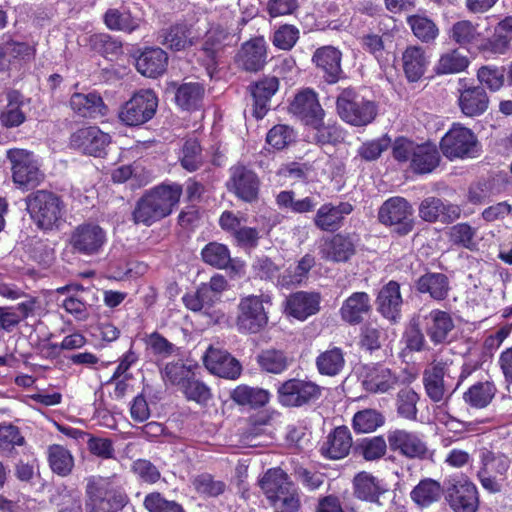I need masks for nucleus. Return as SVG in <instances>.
<instances>
[{
    "instance_id": "22",
    "label": "nucleus",
    "mask_w": 512,
    "mask_h": 512,
    "mask_svg": "<svg viewBox=\"0 0 512 512\" xmlns=\"http://www.w3.org/2000/svg\"><path fill=\"white\" fill-rule=\"evenodd\" d=\"M289 110L311 125L321 123L324 116V110L319 104L316 93L310 89L299 92L291 102Z\"/></svg>"
},
{
    "instance_id": "41",
    "label": "nucleus",
    "mask_w": 512,
    "mask_h": 512,
    "mask_svg": "<svg viewBox=\"0 0 512 512\" xmlns=\"http://www.w3.org/2000/svg\"><path fill=\"white\" fill-rule=\"evenodd\" d=\"M230 398L240 406L257 408L268 403L270 394L265 389L242 384L230 392Z\"/></svg>"
},
{
    "instance_id": "21",
    "label": "nucleus",
    "mask_w": 512,
    "mask_h": 512,
    "mask_svg": "<svg viewBox=\"0 0 512 512\" xmlns=\"http://www.w3.org/2000/svg\"><path fill=\"white\" fill-rule=\"evenodd\" d=\"M454 328V320L447 311L433 309L424 316L425 333L434 345L448 343Z\"/></svg>"
},
{
    "instance_id": "32",
    "label": "nucleus",
    "mask_w": 512,
    "mask_h": 512,
    "mask_svg": "<svg viewBox=\"0 0 512 512\" xmlns=\"http://www.w3.org/2000/svg\"><path fill=\"white\" fill-rule=\"evenodd\" d=\"M378 310L388 320L396 322L400 317L402 297L400 286L395 281H390L379 292Z\"/></svg>"
},
{
    "instance_id": "10",
    "label": "nucleus",
    "mask_w": 512,
    "mask_h": 512,
    "mask_svg": "<svg viewBox=\"0 0 512 512\" xmlns=\"http://www.w3.org/2000/svg\"><path fill=\"white\" fill-rule=\"evenodd\" d=\"M268 302V297L256 295L243 297L238 304L236 317L238 330L254 334L264 329L268 323V314L264 308V303Z\"/></svg>"
},
{
    "instance_id": "61",
    "label": "nucleus",
    "mask_w": 512,
    "mask_h": 512,
    "mask_svg": "<svg viewBox=\"0 0 512 512\" xmlns=\"http://www.w3.org/2000/svg\"><path fill=\"white\" fill-rule=\"evenodd\" d=\"M201 254L205 263L217 268H226L231 261L228 248L216 242L207 244Z\"/></svg>"
},
{
    "instance_id": "8",
    "label": "nucleus",
    "mask_w": 512,
    "mask_h": 512,
    "mask_svg": "<svg viewBox=\"0 0 512 512\" xmlns=\"http://www.w3.org/2000/svg\"><path fill=\"white\" fill-rule=\"evenodd\" d=\"M260 179L257 173L243 164H235L229 169L227 190L245 203H255L259 199Z\"/></svg>"
},
{
    "instance_id": "40",
    "label": "nucleus",
    "mask_w": 512,
    "mask_h": 512,
    "mask_svg": "<svg viewBox=\"0 0 512 512\" xmlns=\"http://www.w3.org/2000/svg\"><path fill=\"white\" fill-rule=\"evenodd\" d=\"M439 162L440 154L436 145L425 143L419 145L414 152L410 167L417 174H427L431 173L439 165Z\"/></svg>"
},
{
    "instance_id": "30",
    "label": "nucleus",
    "mask_w": 512,
    "mask_h": 512,
    "mask_svg": "<svg viewBox=\"0 0 512 512\" xmlns=\"http://www.w3.org/2000/svg\"><path fill=\"white\" fill-rule=\"evenodd\" d=\"M279 81L276 77H265L251 86L253 116L262 119L269 110L271 97L277 92Z\"/></svg>"
},
{
    "instance_id": "7",
    "label": "nucleus",
    "mask_w": 512,
    "mask_h": 512,
    "mask_svg": "<svg viewBox=\"0 0 512 512\" xmlns=\"http://www.w3.org/2000/svg\"><path fill=\"white\" fill-rule=\"evenodd\" d=\"M440 149L450 160L470 158L478 152V140L472 130L454 124L442 137Z\"/></svg>"
},
{
    "instance_id": "44",
    "label": "nucleus",
    "mask_w": 512,
    "mask_h": 512,
    "mask_svg": "<svg viewBox=\"0 0 512 512\" xmlns=\"http://www.w3.org/2000/svg\"><path fill=\"white\" fill-rule=\"evenodd\" d=\"M262 371L271 374H280L290 365L291 360L282 350L269 348L262 350L256 357Z\"/></svg>"
},
{
    "instance_id": "14",
    "label": "nucleus",
    "mask_w": 512,
    "mask_h": 512,
    "mask_svg": "<svg viewBox=\"0 0 512 512\" xmlns=\"http://www.w3.org/2000/svg\"><path fill=\"white\" fill-rule=\"evenodd\" d=\"M387 441L391 451L408 459L422 460L428 455L426 442L415 432L405 429L390 430Z\"/></svg>"
},
{
    "instance_id": "31",
    "label": "nucleus",
    "mask_w": 512,
    "mask_h": 512,
    "mask_svg": "<svg viewBox=\"0 0 512 512\" xmlns=\"http://www.w3.org/2000/svg\"><path fill=\"white\" fill-rule=\"evenodd\" d=\"M71 109L81 117L97 118L106 115L107 107L96 92L74 93L70 98Z\"/></svg>"
},
{
    "instance_id": "6",
    "label": "nucleus",
    "mask_w": 512,
    "mask_h": 512,
    "mask_svg": "<svg viewBox=\"0 0 512 512\" xmlns=\"http://www.w3.org/2000/svg\"><path fill=\"white\" fill-rule=\"evenodd\" d=\"M158 107V98L150 89H142L122 106L119 119L127 126H139L153 118Z\"/></svg>"
},
{
    "instance_id": "24",
    "label": "nucleus",
    "mask_w": 512,
    "mask_h": 512,
    "mask_svg": "<svg viewBox=\"0 0 512 512\" xmlns=\"http://www.w3.org/2000/svg\"><path fill=\"white\" fill-rule=\"evenodd\" d=\"M204 360L206 367L219 377L233 380L241 374V364L227 351L210 347L206 352Z\"/></svg>"
},
{
    "instance_id": "49",
    "label": "nucleus",
    "mask_w": 512,
    "mask_h": 512,
    "mask_svg": "<svg viewBox=\"0 0 512 512\" xmlns=\"http://www.w3.org/2000/svg\"><path fill=\"white\" fill-rule=\"evenodd\" d=\"M407 24L411 28L413 35L424 43L434 41L439 34V29L434 21L424 15L415 14L408 16Z\"/></svg>"
},
{
    "instance_id": "26",
    "label": "nucleus",
    "mask_w": 512,
    "mask_h": 512,
    "mask_svg": "<svg viewBox=\"0 0 512 512\" xmlns=\"http://www.w3.org/2000/svg\"><path fill=\"white\" fill-rule=\"evenodd\" d=\"M194 25L176 24L164 30L161 34V43L167 48L175 51L183 50L192 46L200 37L199 21Z\"/></svg>"
},
{
    "instance_id": "1",
    "label": "nucleus",
    "mask_w": 512,
    "mask_h": 512,
    "mask_svg": "<svg viewBox=\"0 0 512 512\" xmlns=\"http://www.w3.org/2000/svg\"><path fill=\"white\" fill-rule=\"evenodd\" d=\"M181 194L182 187L178 184L157 186L138 200L133 211L134 222L149 226L170 215Z\"/></svg>"
},
{
    "instance_id": "63",
    "label": "nucleus",
    "mask_w": 512,
    "mask_h": 512,
    "mask_svg": "<svg viewBox=\"0 0 512 512\" xmlns=\"http://www.w3.org/2000/svg\"><path fill=\"white\" fill-rule=\"evenodd\" d=\"M356 450L367 461L378 460L383 457L387 451V443L382 436L363 439L356 447Z\"/></svg>"
},
{
    "instance_id": "3",
    "label": "nucleus",
    "mask_w": 512,
    "mask_h": 512,
    "mask_svg": "<svg viewBox=\"0 0 512 512\" xmlns=\"http://www.w3.org/2000/svg\"><path fill=\"white\" fill-rule=\"evenodd\" d=\"M86 512H118L128 502L124 491L109 478L91 476L86 479Z\"/></svg>"
},
{
    "instance_id": "64",
    "label": "nucleus",
    "mask_w": 512,
    "mask_h": 512,
    "mask_svg": "<svg viewBox=\"0 0 512 512\" xmlns=\"http://www.w3.org/2000/svg\"><path fill=\"white\" fill-rule=\"evenodd\" d=\"M143 504L149 512H185L182 505L165 499L159 492L146 495Z\"/></svg>"
},
{
    "instance_id": "17",
    "label": "nucleus",
    "mask_w": 512,
    "mask_h": 512,
    "mask_svg": "<svg viewBox=\"0 0 512 512\" xmlns=\"http://www.w3.org/2000/svg\"><path fill=\"white\" fill-rule=\"evenodd\" d=\"M358 373L362 387L370 393H386L398 383V376L382 365H362Z\"/></svg>"
},
{
    "instance_id": "28",
    "label": "nucleus",
    "mask_w": 512,
    "mask_h": 512,
    "mask_svg": "<svg viewBox=\"0 0 512 512\" xmlns=\"http://www.w3.org/2000/svg\"><path fill=\"white\" fill-rule=\"evenodd\" d=\"M401 62L408 81L416 82L425 74L429 57L423 47L411 45L403 51Z\"/></svg>"
},
{
    "instance_id": "11",
    "label": "nucleus",
    "mask_w": 512,
    "mask_h": 512,
    "mask_svg": "<svg viewBox=\"0 0 512 512\" xmlns=\"http://www.w3.org/2000/svg\"><path fill=\"white\" fill-rule=\"evenodd\" d=\"M7 158L11 162L13 181L20 186L36 187L44 179L30 152L24 149H10Z\"/></svg>"
},
{
    "instance_id": "39",
    "label": "nucleus",
    "mask_w": 512,
    "mask_h": 512,
    "mask_svg": "<svg viewBox=\"0 0 512 512\" xmlns=\"http://www.w3.org/2000/svg\"><path fill=\"white\" fill-rule=\"evenodd\" d=\"M103 20L107 28L115 31L132 33L139 28L141 19L133 16L131 12L124 6L119 8H109Z\"/></svg>"
},
{
    "instance_id": "36",
    "label": "nucleus",
    "mask_w": 512,
    "mask_h": 512,
    "mask_svg": "<svg viewBox=\"0 0 512 512\" xmlns=\"http://www.w3.org/2000/svg\"><path fill=\"white\" fill-rule=\"evenodd\" d=\"M168 56L161 48H149L141 53L136 61L137 70L146 77H157L167 67Z\"/></svg>"
},
{
    "instance_id": "46",
    "label": "nucleus",
    "mask_w": 512,
    "mask_h": 512,
    "mask_svg": "<svg viewBox=\"0 0 512 512\" xmlns=\"http://www.w3.org/2000/svg\"><path fill=\"white\" fill-rule=\"evenodd\" d=\"M316 366L319 373L322 375H338L345 366V358L342 349L333 347L320 353L316 358Z\"/></svg>"
},
{
    "instance_id": "38",
    "label": "nucleus",
    "mask_w": 512,
    "mask_h": 512,
    "mask_svg": "<svg viewBox=\"0 0 512 512\" xmlns=\"http://www.w3.org/2000/svg\"><path fill=\"white\" fill-rule=\"evenodd\" d=\"M416 289L419 293L429 294L436 301H442L448 296L450 283L445 274L428 272L419 277L416 282Z\"/></svg>"
},
{
    "instance_id": "16",
    "label": "nucleus",
    "mask_w": 512,
    "mask_h": 512,
    "mask_svg": "<svg viewBox=\"0 0 512 512\" xmlns=\"http://www.w3.org/2000/svg\"><path fill=\"white\" fill-rule=\"evenodd\" d=\"M233 36L222 26H211L205 33L200 49V57L207 66L208 73L215 68L222 57L224 48L230 44Z\"/></svg>"
},
{
    "instance_id": "12",
    "label": "nucleus",
    "mask_w": 512,
    "mask_h": 512,
    "mask_svg": "<svg viewBox=\"0 0 512 512\" xmlns=\"http://www.w3.org/2000/svg\"><path fill=\"white\" fill-rule=\"evenodd\" d=\"M69 243L75 253L94 256L100 253L106 243V232L94 223L78 225L70 236Z\"/></svg>"
},
{
    "instance_id": "15",
    "label": "nucleus",
    "mask_w": 512,
    "mask_h": 512,
    "mask_svg": "<svg viewBox=\"0 0 512 512\" xmlns=\"http://www.w3.org/2000/svg\"><path fill=\"white\" fill-rule=\"evenodd\" d=\"M110 142V135L96 126L80 128L70 137L72 148L95 157H102Z\"/></svg>"
},
{
    "instance_id": "19",
    "label": "nucleus",
    "mask_w": 512,
    "mask_h": 512,
    "mask_svg": "<svg viewBox=\"0 0 512 512\" xmlns=\"http://www.w3.org/2000/svg\"><path fill=\"white\" fill-rule=\"evenodd\" d=\"M450 373L449 364L446 361L434 360L423 372V384L427 396L433 402L444 400L449 394V385L445 377Z\"/></svg>"
},
{
    "instance_id": "56",
    "label": "nucleus",
    "mask_w": 512,
    "mask_h": 512,
    "mask_svg": "<svg viewBox=\"0 0 512 512\" xmlns=\"http://www.w3.org/2000/svg\"><path fill=\"white\" fill-rule=\"evenodd\" d=\"M469 65V60L458 50H451L444 53L435 68L437 74H454L465 70Z\"/></svg>"
},
{
    "instance_id": "37",
    "label": "nucleus",
    "mask_w": 512,
    "mask_h": 512,
    "mask_svg": "<svg viewBox=\"0 0 512 512\" xmlns=\"http://www.w3.org/2000/svg\"><path fill=\"white\" fill-rule=\"evenodd\" d=\"M323 259L333 262H346L355 253V246L349 236L334 235L320 250Z\"/></svg>"
},
{
    "instance_id": "47",
    "label": "nucleus",
    "mask_w": 512,
    "mask_h": 512,
    "mask_svg": "<svg viewBox=\"0 0 512 512\" xmlns=\"http://www.w3.org/2000/svg\"><path fill=\"white\" fill-rule=\"evenodd\" d=\"M48 462L51 470L62 477L71 474L74 467V458L70 451L57 444L48 448Z\"/></svg>"
},
{
    "instance_id": "4",
    "label": "nucleus",
    "mask_w": 512,
    "mask_h": 512,
    "mask_svg": "<svg viewBox=\"0 0 512 512\" xmlns=\"http://www.w3.org/2000/svg\"><path fill=\"white\" fill-rule=\"evenodd\" d=\"M338 116L354 127H364L372 123L378 113L377 104L361 96L352 88L343 89L336 98Z\"/></svg>"
},
{
    "instance_id": "52",
    "label": "nucleus",
    "mask_w": 512,
    "mask_h": 512,
    "mask_svg": "<svg viewBox=\"0 0 512 512\" xmlns=\"http://www.w3.org/2000/svg\"><path fill=\"white\" fill-rule=\"evenodd\" d=\"M419 395L410 387L400 389L396 396V409L400 417L407 420L417 419Z\"/></svg>"
},
{
    "instance_id": "35",
    "label": "nucleus",
    "mask_w": 512,
    "mask_h": 512,
    "mask_svg": "<svg viewBox=\"0 0 512 512\" xmlns=\"http://www.w3.org/2000/svg\"><path fill=\"white\" fill-rule=\"evenodd\" d=\"M458 101L462 113L469 117L483 114L489 106V97L484 88L480 86L462 90Z\"/></svg>"
},
{
    "instance_id": "2",
    "label": "nucleus",
    "mask_w": 512,
    "mask_h": 512,
    "mask_svg": "<svg viewBox=\"0 0 512 512\" xmlns=\"http://www.w3.org/2000/svg\"><path fill=\"white\" fill-rule=\"evenodd\" d=\"M275 512H298L301 507L297 487L281 468L269 469L259 481Z\"/></svg>"
},
{
    "instance_id": "55",
    "label": "nucleus",
    "mask_w": 512,
    "mask_h": 512,
    "mask_svg": "<svg viewBox=\"0 0 512 512\" xmlns=\"http://www.w3.org/2000/svg\"><path fill=\"white\" fill-rule=\"evenodd\" d=\"M203 162L202 148L198 140L192 138L186 140L181 150V166L189 172H194L202 166Z\"/></svg>"
},
{
    "instance_id": "54",
    "label": "nucleus",
    "mask_w": 512,
    "mask_h": 512,
    "mask_svg": "<svg viewBox=\"0 0 512 512\" xmlns=\"http://www.w3.org/2000/svg\"><path fill=\"white\" fill-rule=\"evenodd\" d=\"M387 340L386 331L376 323L368 322L361 327L360 345L373 352L379 350Z\"/></svg>"
},
{
    "instance_id": "53",
    "label": "nucleus",
    "mask_w": 512,
    "mask_h": 512,
    "mask_svg": "<svg viewBox=\"0 0 512 512\" xmlns=\"http://www.w3.org/2000/svg\"><path fill=\"white\" fill-rule=\"evenodd\" d=\"M180 391L188 401H193L200 406H206L212 399L211 389L204 382L192 376L182 383Z\"/></svg>"
},
{
    "instance_id": "60",
    "label": "nucleus",
    "mask_w": 512,
    "mask_h": 512,
    "mask_svg": "<svg viewBox=\"0 0 512 512\" xmlns=\"http://www.w3.org/2000/svg\"><path fill=\"white\" fill-rule=\"evenodd\" d=\"M384 424L383 415L375 409H365L357 412L353 418V427L356 431L369 433Z\"/></svg>"
},
{
    "instance_id": "23",
    "label": "nucleus",
    "mask_w": 512,
    "mask_h": 512,
    "mask_svg": "<svg viewBox=\"0 0 512 512\" xmlns=\"http://www.w3.org/2000/svg\"><path fill=\"white\" fill-rule=\"evenodd\" d=\"M352 211L353 206L349 202L326 203L317 210L313 222L321 231L335 232L343 225L345 216Z\"/></svg>"
},
{
    "instance_id": "43",
    "label": "nucleus",
    "mask_w": 512,
    "mask_h": 512,
    "mask_svg": "<svg viewBox=\"0 0 512 512\" xmlns=\"http://www.w3.org/2000/svg\"><path fill=\"white\" fill-rule=\"evenodd\" d=\"M385 492L380 481L369 473L361 472L354 478V494L358 499L378 503L379 496Z\"/></svg>"
},
{
    "instance_id": "62",
    "label": "nucleus",
    "mask_w": 512,
    "mask_h": 512,
    "mask_svg": "<svg viewBox=\"0 0 512 512\" xmlns=\"http://www.w3.org/2000/svg\"><path fill=\"white\" fill-rule=\"evenodd\" d=\"M92 48L108 59L122 54V43L109 34H96L90 38Z\"/></svg>"
},
{
    "instance_id": "48",
    "label": "nucleus",
    "mask_w": 512,
    "mask_h": 512,
    "mask_svg": "<svg viewBox=\"0 0 512 512\" xmlns=\"http://www.w3.org/2000/svg\"><path fill=\"white\" fill-rule=\"evenodd\" d=\"M442 495L440 484L430 478L421 480L411 492L412 500L419 506L427 507L437 502Z\"/></svg>"
},
{
    "instance_id": "18",
    "label": "nucleus",
    "mask_w": 512,
    "mask_h": 512,
    "mask_svg": "<svg viewBox=\"0 0 512 512\" xmlns=\"http://www.w3.org/2000/svg\"><path fill=\"white\" fill-rule=\"evenodd\" d=\"M419 217L425 222L450 224L461 217V208L457 204L446 203L434 196L423 199L418 208Z\"/></svg>"
},
{
    "instance_id": "57",
    "label": "nucleus",
    "mask_w": 512,
    "mask_h": 512,
    "mask_svg": "<svg viewBox=\"0 0 512 512\" xmlns=\"http://www.w3.org/2000/svg\"><path fill=\"white\" fill-rule=\"evenodd\" d=\"M204 95V88L199 83H185L181 85L175 94L176 103L183 109L196 107Z\"/></svg>"
},
{
    "instance_id": "34",
    "label": "nucleus",
    "mask_w": 512,
    "mask_h": 512,
    "mask_svg": "<svg viewBox=\"0 0 512 512\" xmlns=\"http://www.w3.org/2000/svg\"><path fill=\"white\" fill-rule=\"evenodd\" d=\"M241 66L251 72L261 70L266 63V44L263 38H255L242 45L238 55Z\"/></svg>"
},
{
    "instance_id": "59",
    "label": "nucleus",
    "mask_w": 512,
    "mask_h": 512,
    "mask_svg": "<svg viewBox=\"0 0 512 512\" xmlns=\"http://www.w3.org/2000/svg\"><path fill=\"white\" fill-rule=\"evenodd\" d=\"M25 438L18 427L12 424H0V451L11 456L16 447L23 446Z\"/></svg>"
},
{
    "instance_id": "25",
    "label": "nucleus",
    "mask_w": 512,
    "mask_h": 512,
    "mask_svg": "<svg viewBox=\"0 0 512 512\" xmlns=\"http://www.w3.org/2000/svg\"><path fill=\"white\" fill-rule=\"evenodd\" d=\"M342 53L333 46H323L314 52L312 62L321 70L327 83H336L342 74Z\"/></svg>"
},
{
    "instance_id": "42",
    "label": "nucleus",
    "mask_w": 512,
    "mask_h": 512,
    "mask_svg": "<svg viewBox=\"0 0 512 512\" xmlns=\"http://www.w3.org/2000/svg\"><path fill=\"white\" fill-rule=\"evenodd\" d=\"M478 458L480 462L478 471H483L484 476L489 472L506 475L511 466V460L504 453L488 447L479 449Z\"/></svg>"
},
{
    "instance_id": "13",
    "label": "nucleus",
    "mask_w": 512,
    "mask_h": 512,
    "mask_svg": "<svg viewBox=\"0 0 512 512\" xmlns=\"http://www.w3.org/2000/svg\"><path fill=\"white\" fill-rule=\"evenodd\" d=\"M321 394V388L311 382L302 379H289L278 388L279 402L287 407H300L316 400Z\"/></svg>"
},
{
    "instance_id": "29",
    "label": "nucleus",
    "mask_w": 512,
    "mask_h": 512,
    "mask_svg": "<svg viewBox=\"0 0 512 512\" xmlns=\"http://www.w3.org/2000/svg\"><path fill=\"white\" fill-rule=\"evenodd\" d=\"M320 299L316 292H296L288 297L286 310L294 318L305 320L319 311Z\"/></svg>"
},
{
    "instance_id": "58",
    "label": "nucleus",
    "mask_w": 512,
    "mask_h": 512,
    "mask_svg": "<svg viewBox=\"0 0 512 512\" xmlns=\"http://www.w3.org/2000/svg\"><path fill=\"white\" fill-rule=\"evenodd\" d=\"M479 36L477 25L469 20L454 23L449 31L450 39L463 47L476 42Z\"/></svg>"
},
{
    "instance_id": "20",
    "label": "nucleus",
    "mask_w": 512,
    "mask_h": 512,
    "mask_svg": "<svg viewBox=\"0 0 512 512\" xmlns=\"http://www.w3.org/2000/svg\"><path fill=\"white\" fill-rule=\"evenodd\" d=\"M446 499L454 512H476L478 491L470 481H458L447 488Z\"/></svg>"
},
{
    "instance_id": "45",
    "label": "nucleus",
    "mask_w": 512,
    "mask_h": 512,
    "mask_svg": "<svg viewBox=\"0 0 512 512\" xmlns=\"http://www.w3.org/2000/svg\"><path fill=\"white\" fill-rule=\"evenodd\" d=\"M22 96L18 91H9L6 95L7 104L0 111V122L3 126L17 127L25 121V114L21 110Z\"/></svg>"
},
{
    "instance_id": "50",
    "label": "nucleus",
    "mask_w": 512,
    "mask_h": 512,
    "mask_svg": "<svg viewBox=\"0 0 512 512\" xmlns=\"http://www.w3.org/2000/svg\"><path fill=\"white\" fill-rule=\"evenodd\" d=\"M477 229L468 223H457L446 231L448 241L453 245L474 250L476 248L475 236Z\"/></svg>"
},
{
    "instance_id": "33",
    "label": "nucleus",
    "mask_w": 512,
    "mask_h": 512,
    "mask_svg": "<svg viewBox=\"0 0 512 512\" xmlns=\"http://www.w3.org/2000/svg\"><path fill=\"white\" fill-rule=\"evenodd\" d=\"M371 310V300L365 292H355L350 295L340 308V316L343 321L350 325H357L362 322L364 315Z\"/></svg>"
},
{
    "instance_id": "27",
    "label": "nucleus",
    "mask_w": 512,
    "mask_h": 512,
    "mask_svg": "<svg viewBox=\"0 0 512 512\" xmlns=\"http://www.w3.org/2000/svg\"><path fill=\"white\" fill-rule=\"evenodd\" d=\"M351 447L352 436L349 429L346 426H339L328 434L320 452L328 459L338 460L346 457Z\"/></svg>"
},
{
    "instance_id": "5",
    "label": "nucleus",
    "mask_w": 512,
    "mask_h": 512,
    "mask_svg": "<svg viewBox=\"0 0 512 512\" xmlns=\"http://www.w3.org/2000/svg\"><path fill=\"white\" fill-rule=\"evenodd\" d=\"M26 206L33 222L43 230H51L57 226L64 212L61 198L48 190H37L29 194Z\"/></svg>"
},
{
    "instance_id": "9",
    "label": "nucleus",
    "mask_w": 512,
    "mask_h": 512,
    "mask_svg": "<svg viewBox=\"0 0 512 512\" xmlns=\"http://www.w3.org/2000/svg\"><path fill=\"white\" fill-rule=\"evenodd\" d=\"M413 208L410 203L402 197H391L386 200L378 212L379 221L393 227V231L399 236L410 233L414 227Z\"/></svg>"
},
{
    "instance_id": "51",
    "label": "nucleus",
    "mask_w": 512,
    "mask_h": 512,
    "mask_svg": "<svg viewBox=\"0 0 512 512\" xmlns=\"http://www.w3.org/2000/svg\"><path fill=\"white\" fill-rule=\"evenodd\" d=\"M495 392V386L491 382H478L464 393L463 398L475 408H484L492 401Z\"/></svg>"
}]
</instances>
